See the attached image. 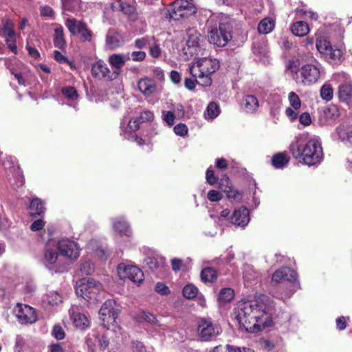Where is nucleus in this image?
<instances>
[{
	"label": "nucleus",
	"mask_w": 352,
	"mask_h": 352,
	"mask_svg": "<svg viewBox=\"0 0 352 352\" xmlns=\"http://www.w3.org/2000/svg\"><path fill=\"white\" fill-rule=\"evenodd\" d=\"M272 308L273 301L264 294L256 295L252 300L239 302L234 316L239 329L254 333L271 326Z\"/></svg>",
	"instance_id": "nucleus-1"
},
{
	"label": "nucleus",
	"mask_w": 352,
	"mask_h": 352,
	"mask_svg": "<svg viewBox=\"0 0 352 352\" xmlns=\"http://www.w3.org/2000/svg\"><path fill=\"white\" fill-rule=\"evenodd\" d=\"M294 158L307 166H315L323 160V151L318 137L301 135L296 137L289 146Z\"/></svg>",
	"instance_id": "nucleus-2"
},
{
	"label": "nucleus",
	"mask_w": 352,
	"mask_h": 352,
	"mask_svg": "<svg viewBox=\"0 0 352 352\" xmlns=\"http://www.w3.org/2000/svg\"><path fill=\"white\" fill-rule=\"evenodd\" d=\"M321 69L319 63L305 64L300 67L298 60H289L285 65V73L297 85L304 86L316 83L320 77Z\"/></svg>",
	"instance_id": "nucleus-3"
},
{
	"label": "nucleus",
	"mask_w": 352,
	"mask_h": 352,
	"mask_svg": "<svg viewBox=\"0 0 352 352\" xmlns=\"http://www.w3.org/2000/svg\"><path fill=\"white\" fill-rule=\"evenodd\" d=\"M194 58L197 60L189 65V72L194 78L199 79V85L210 86L212 84V74L219 68V61L217 58L208 57V55Z\"/></svg>",
	"instance_id": "nucleus-4"
},
{
	"label": "nucleus",
	"mask_w": 352,
	"mask_h": 352,
	"mask_svg": "<svg viewBox=\"0 0 352 352\" xmlns=\"http://www.w3.org/2000/svg\"><path fill=\"white\" fill-rule=\"evenodd\" d=\"M182 51L186 60L209 54L208 51L206 49L204 37L195 28H190L187 30L186 45Z\"/></svg>",
	"instance_id": "nucleus-5"
},
{
	"label": "nucleus",
	"mask_w": 352,
	"mask_h": 352,
	"mask_svg": "<svg viewBox=\"0 0 352 352\" xmlns=\"http://www.w3.org/2000/svg\"><path fill=\"white\" fill-rule=\"evenodd\" d=\"M76 294L89 303H94L104 297L102 284L93 278H82L76 285Z\"/></svg>",
	"instance_id": "nucleus-6"
},
{
	"label": "nucleus",
	"mask_w": 352,
	"mask_h": 352,
	"mask_svg": "<svg viewBox=\"0 0 352 352\" xmlns=\"http://www.w3.org/2000/svg\"><path fill=\"white\" fill-rule=\"evenodd\" d=\"M272 283L274 285L279 283L285 285L284 296L280 297L281 299L290 298L299 288L296 272L285 267L274 272L272 277Z\"/></svg>",
	"instance_id": "nucleus-7"
},
{
	"label": "nucleus",
	"mask_w": 352,
	"mask_h": 352,
	"mask_svg": "<svg viewBox=\"0 0 352 352\" xmlns=\"http://www.w3.org/2000/svg\"><path fill=\"white\" fill-rule=\"evenodd\" d=\"M122 309V306L116 300H107L99 311L100 318L102 321L103 325L109 329L110 324H113Z\"/></svg>",
	"instance_id": "nucleus-8"
},
{
	"label": "nucleus",
	"mask_w": 352,
	"mask_h": 352,
	"mask_svg": "<svg viewBox=\"0 0 352 352\" xmlns=\"http://www.w3.org/2000/svg\"><path fill=\"white\" fill-rule=\"evenodd\" d=\"M316 45L318 52L330 63L336 64L340 62L342 52L338 47L332 46L330 41L325 37H318L316 39Z\"/></svg>",
	"instance_id": "nucleus-9"
},
{
	"label": "nucleus",
	"mask_w": 352,
	"mask_h": 352,
	"mask_svg": "<svg viewBox=\"0 0 352 352\" xmlns=\"http://www.w3.org/2000/svg\"><path fill=\"white\" fill-rule=\"evenodd\" d=\"M197 11V7L192 0H177L170 6L169 14L172 19L177 21L191 16Z\"/></svg>",
	"instance_id": "nucleus-10"
},
{
	"label": "nucleus",
	"mask_w": 352,
	"mask_h": 352,
	"mask_svg": "<svg viewBox=\"0 0 352 352\" xmlns=\"http://www.w3.org/2000/svg\"><path fill=\"white\" fill-rule=\"evenodd\" d=\"M208 41L217 47H224L232 38L231 27L228 23H219V28L208 30Z\"/></svg>",
	"instance_id": "nucleus-11"
},
{
	"label": "nucleus",
	"mask_w": 352,
	"mask_h": 352,
	"mask_svg": "<svg viewBox=\"0 0 352 352\" xmlns=\"http://www.w3.org/2000/svg\"><path fill=\"white\" fill-rule=\"evenodd\" d=\"M117 270L121 279L128 278L137 283H140L144 279L142 271L135 265L122 263L118 265Z\"/></svg>",
	"instance_id": "nucleus-12"
},
{
	"label": "nucleus",
	"mask_w": 352,
	"mask_h": 352,
	"mask_svg": "<svg viewBox=\"0 0 352 352\" xmlns=\"http://www.w3.org/2000/svg\"><path fill=\"white\" fill-rule=\"evenodd\" d=\"M221 332V328L210 320H202L197 327L199 339L201 341H209Z\"/></svg>",
	"instance_id": "nucleus-13"
},
{
	"label": "nucleus",
	"mask_w": 352,
	"mask_h": 352,
	"mask_svg": "<svg viewBox=\"0 0 352 352\" xmlns=\"http://www.w3.org/2000/svg\"><path fill=\"white\" fill-rule=\"evenodd\" d=\"M56 249L60 255L72 260L77 259L80 256V247L76 242L64 239L56 243Z\"/></svg>",
	"instance_id": "nucleus-14"
},
{
	"label": "nucleus",
	"mask_w": 352,
	"mask_h": 352,
	"mask_svg": "<svg viewBox=\"0 0 352 352\" xmlns=\"http://www.w3.org/2000/svg\"><path fill=\"white\" fill-rule=\"evenodd\" d=\"M56 250V246L55 248L47 247L44 252L43 259L45 266L49 270L54 272H60L62 269V264Z\"/></svg>",
	"instance_id": "nucleus-15"
},
{
	"label": "nucleus",
	"mask_w": 352,
	"mask_h": 352,
	"mask_svg": "<svg viewBox=\"0 0 352 352\" xmlns=\"http://www.w3.org/2000/svg\"><path fill=\"white\" fill-rule=\"evenodd\" d=\"M3 166L8 171L9 179H12L11 176L14 179L15 183L13 185L19 187L23 184L24 178L14 157L11 156L7 157L6 160L3 162Z\"/></svg>",
	"instance_id": "nucleus-16"
},
{
	"label": "nucleus",
	"mask_w": 352,
	"mask_h": 352,
	"mask_svg": "<svg viewBox=\"0 0 352 352\" xmlns=\"http://www.w3.org/2000/svg\"><path fill=\"white\" fill-rule=\"evenodd\" d=\"M14 311L18 320L21 324H32L36 320L35 311L29 305H19Z\"/></svg>",
	"instance_id": "nucleus-17"
},
{
	"label": "nucleus",
	"mask_w": 352,
	"mask_h": 352,
	"mask_svg": "<svg viewBox=\"0 0 352 352\" xmlns=\"http://www.w3.org/2000/svg\"><path fill=\"white\" fill-rule=\"evenodd\" d=\"M334 78H343L345 81L341 83L338 87V96L343 102H349L352 98V83L347 78L345 74H337L334 75Z\"/></svg>",
	"instance_id": "nucleus-18"
},
{
	"label": "nucleus",
	"mask_w": 352,
	"mask_h": 352,
	"mask_svg": "<svg viewBox=\"0 0 352 352\" xmlns=\"http://www.w3.org/2000/svg\"><path fill=\"white\" fill-rule=\"evenodd\" d=\"M230 218L232 224L244 228L250 220L249 210L245 206L239 207L234 210Z\"/></svg>",
	"instance_id": "nucleus-19"
},
{
	"label": "nucleus",
	"mask_w": 352,
	"mask_h": 352,
	"mask_svg": "<svg viewBox=\"0 0 352 352\" xmlns=\"http://www.w3.org/2000/svg\"><path fill=\"white\" fill-rule=\"evenodd\" d=\"M91 74L95 78L106 80L113 79L112 74L107 64L103 60H98L91 66Z\"/></svg>",
	"instance_id": "nucleus-20"
},
{
	"label": "nucleus",
	"mask_w": 352,
	"mask_h": 352,
	"mask_svg": "<svg viewBox=\"0 0 352 352\" xmlns=\"http://www.w3.org/2000/svg\"><path fill=\"white\" fill-rule=\"evenodd\" d=\"M69 314L74 325L76 328L85 329L89 327V319L85 314L78 312L76 307L72 306L69 310Z\"/></svg>",
	"instance_id": "nucleus-21"
},
{
	"label": "nucleus",
	"mask_w": 352,
	"mask_h": 352,
	"mask_svg": "<svg viewBox=\"0 0 352 352\" xmlns=\"http://www.w3.org/2000/svg\"><path fill=\"white\" fill-rule=\"evenodd\" d=\"M112 227L113 230L120 236L131 237L132 235L129 223L122 217L113 219Z\"/></svg>",
	"instance_id": "nucleus-22"
},
{
	"label": "nucleus",
	"mask_w": 352,
	"mask_h": 352,
	"mask_svg": "<svg viewBox=\"0 0 352 352\" xmlns=\"http://www.w3.org/2000/svg\"><path fill=\"white\" fill-rule=\"evenodd\" d=\"M259 103L257 98L253 95H246L241 102V108L247 113H252L257 111Z\"/></svg>",
	"instance_id": "nucleus-23"
},
{
	"label": "nucleus",
	"mask_w": 352,
	"mask_h": 352,
	"mask_svg": "<svg viewBox=\"0 0 352 352\" xmlns=\"http://www.w3.org/2000/svg\"><path fill=\"white\" fill-rule=\"evenodd\" d=\"M138 89L145 96H151L156 90L155 82L148 78L140 79L138 82Z\"/></svg>",
	"instance_id": "nucleus-24"
},
{
	"label": "nucleus",
	"mask_w": 352,
	"mask_h": 352,
	"mask_svg": "<svg viewBox=\"0 0 352 352\" xmlns=\"http://www.w3.org/2000/svg\"><path fill=\"white\" fill-rule=\"evenodd\" d=\"M129 60H130L129 54H113L109 57V63L116 70L115 72L116 74Z\"/></svg>",
	"instance_id": "nucleus-25"
},
{
	"label": "nucleus",
	"mask_w": 352,
	"mask_h": 352,
	"mask_svg": "<svg viewBox=\"0 0 352 352\" xmlns=\"http://www.w3.org/2000/svg\"><path fill=\"white\" fill-rule=\"evenodd\" d=\"M333 137L346 146H352V131L346 129L344 126H339L336 129Z\"/></svg>",
	"instance_id": "nucleus-26"
},
{
	"label": "nucleus",
	"mask_w": 352,
	"mask_h": 352,
	"mask_svg": "<svg viewBox=\"0 0 352 352\" xmlns=\"http://www.w3.org/2000/svg\"><path fill=\"white\" fill-rule=\"evenodd\" d=\"M107 45L111 49L120 47L124 43L122 35L116 32H109L107 36Z\"/></svg>",
	"instance_id": "nucleus-27"
},
{
	"label": "nucleus",
	"mask_w": 352,
	"mask_h": 352,
	"mask_svg": "<svg viewBox=\"0 0 352 352\" xmlns=\"http://www.w3.org/2000/svg\"><path fill=\"white\" fill-rule=\"evenodd\" d=\"M54 26V44L56 47L63 49L65 46L63 28L58 24H55Z\"/></svg>",
	"instance_id": "nucleus-28"
},
{
	"label": "nucleus",
	"mask_w": 352,
	"mask_h": 352,
	"mask_svg": "<svg viewBox=\"0 0 352 352\" xmlns=\"http://www.w3.org/2000/svg\"><path fill=\"white\" fill-rule=\"evenodd\" d=\"M45 212L44 203L38 198L34 197L30 201V212L32 216L41 215Z\"/></svg>",
	"instance_id": "nucleus-29"
},
{
	"label": "nucleus",
	"mask_w": 352,
	"mask_h": 352,
	"mask_svg": "<svg viewBox=\"0 0 352 352\" xmlns=\"http://www.w3.org/2000/svg\"><path fill=\"white\" fill-rule=\"evenodd\" d=\"M291 30L295 36H304L309 33V27L305 21H298L292 25Z\"/></svg>",
	"instance_id": "nucleus-30"
},
{
	"label": "nucleus",
	"mask_w": 352,
	"mask_h": 352,
	"mask_svg": "<svg viewBox=\"0 0 352 352\" xmlns=\"http://www.w3.org/2000/svg\"><path fill=\"white\" fill-rule=\"evenodd\" d=\"M243 279L247 283H251L256 280L259 276L258 272L256 271L251 265L248 264L243 265Z\"/></svg>",
	"instance_id": "nucleus-31"
},
{
	"label": "nucleus",
	"mask_w": 352,
	"mask_h": 352,
	"mask_svg": "<svg viewBox=\"0 0 352 352\" xmlns=\"http://www.w3.org/2000/svg\"><path fill=\"white\" fill-rule=\"evenodd\" d=\"M296 15L298 19H310L313 21H316L318 18V15L317 13L314 12L311 10H307L306 8H296L295 10Z\"/></svg>",
	"instance_id": "nucleus-32"
},
{
	"label": "nucleus",
	"mask_w": 352,
	"mask_h": 352,
	"mask_svg": "<svg viewBox=\"0 0 352 352\" xmlns=\"http://www.w3.org/2000/svg\"><path fill=\"white\" fill-rule=\"evenodd\" d=\"M274 23L272 19L265 18L258 25V31L261 34H268L274 29Z\"/></svg>",
	"instance_id": "nucleus-33"
},
{
	"label": "nucleus",
	"mask_w": 352,
	"mask_h": 352,
	"mask_svg": "<svg viewBox=\"0 0 352 352\" xmlns=\"http://www.w3.org/2000/svg\"><path fill=\"white\" fill-rule=\"evenodd\" d=\"M82 24V21L77 20L74 18H67L65 21V26L67 28L69 32L72 35L78 34V31Z\"/></svg>",
	"instance_id": "nucleus-34"
},
{
	"label": "nucleus",
	"mask_w": 352,
	"mask_h": 352,
	"mask_svg": "<svg viewBox=\"0 0 352 352\" xmlns=\"http://www.w3.org/2000/svg\"><path fill=\"white\" fill-rule=\"evenodd\" d=\"M288 162V157L283 153H279L274 155L272 159V164L276 168H281L284 167Z\"/></svg>",
	"instance_id": "nucleus-35"
},
{
	"label": "nucleus",
	"mask_w": 352,
	"mask_h": 352,
	"mask_svg": "<svg viewBox=\"0 0 352 352\" xmlns=\"http://www.w3.org/2000/svg\"><path fill=\"white\" fill-rule=\"evenodd\" d=\"M234 296V292L230 287L222 289L218 295V301L220 303H226L231 301Z\"/></svg>",
	"instance_id": "nucleus-36"
},
{
	"label": "nucleus",
	"mask_w": 352,
	"mask_h": 352,
	"mask_svg": "<svg viewBox=\"0 0 352 352\" xmlns=\"http://www.w3.org/2000/svg\"><path fill=\"white\" fill-rule=\"evenodd\" d=\"M139 123L140 120L138 119H131L129 121L127 128L130 129V131L129 133L127 131L124 132V138L125 139L130 140L135 137V131L139 129Z\"/></svg>",
	"instance_id": "nucleus-37"
},
{
	"label": "nucleus",
	"mask_w": 352,
	"mask_h": 352,
	"mask_svg": "<svg viewBox=\"0 0 352 352\" xmlns=\"http://www.w3.org/2000/svg\"><path fill=\"white\" fill-rule=\"evenodd\" d=\"M63 295L56 291L50 292L45 296V300L50 305H57L63 301Z\"/></svg>",
	"instance_id": "nucleus-38"
},
{
	"label": "nucleus",
	"mask_w": 352,
	"mask_h": 352,
	"mask_svg": "<svg viewBox=\"0 0 352 352\" xmlns=\"http://www.w3.org/2000/svg\"><path fill=\"white\" fill-rule=\"evenodd\" d=\"M220 113L219 106L215 102H210L204 113L206 119L213 120L217 118Z\"/></svg>",
	"instance_id": "nucleus-39"
},
{
	"label": "nucleus",
	"mask_w": 352,
	"mask_h": 352,
	"mask_svg": "<svg viewBox=\"0 0 352 352\" xmlns=\"http://www.w3.org/2000/svg\"><path fill=\"white\" fill-rule=\"evenodd\" d=\"M216 271L212 267L204 269L201 272V278L204 282L212 283L217 279Z\"/></svg>",
	"instance_id": "nucleus-40"
},
{
	"label": "nucleus",
	"mask_w": 352,
	"mask_h": 352,
	"mask_svg": "<svg viewBox=\"0 0 352 352\" xmlns=\"http://www.w3.org/2000/svg\"><path fill=\"white\" fill-rule=\"evenodd\" d=\"M5 40L8 47L14 53H17L16 34V32L4 34Z\"/></svg>",
	"instance_id": "nucleus-41"
},
{
	"label": "nucleus",
	"mask_w": 352,
	"mask_h": 352,
	"mask_svg": "<svg viewBox=\"0 0 352 352\" xmlns=\"http://www.w3.org/2000/svg\"><path fill=\"white\" fill-rule=\"evenodd\" d=\"M76 35L80 37L82 41L89 42L92 39V32L85 23L80 27Z\"/></svg>",
	"instance_id": "nucleus-42"
},
{
	"label": "nucleus",
	"mask_w": 352,
	"mask_h": 352,
	"mask_svg": "<svg viewBox=\"0 0 352 352\" xmlns=\"http://www.w3.org/2000/svg\"><path fill=\"white\" fill-rule=\"evenodd\" d=\"M183 296L188 299H193L199 294V289L192 284H187L183 288Z\"/></svg>",
	"instance_id": "nucleus-43"
},
{
	"label": "nucleus",
	"mask_w": 352,
	"mask_h": 352,
	"mask_svg": "<svg viewBox=\"0 0 352 352\" xmlns=\"http://www.w3.org/2000/svg\"><path fill=\"white\" fill-rule=\"evenodd\" d=\"M333 96V89L329 83H324L320 89V96L323 100L329 101Z\"/></svg>",
	"instance_id": "nucleus-44"
},
{
	"label": "nucleus",
	"mask_w": 352,
	"mask_h": 352,
	"mask_svg": "<svg viewBox=\"0 0 352 352\" xmlns=\"http://www.w3.org/2000/svg\"><path fill=\"white\" fill-rule=\"evenodd\" d=\"M63 95L69 100L75 101L78 98L76 89L73 87H65L62 89Z\"/></svg>",
	"instance_id": "nucleus-45"
},
{
	"label": "nucleus",
	"mask_w": 352,
	"mask_h": 352,
	"mask_svg": "<svg viewBox=\"0 0 352 352\" xmlns=\"http://www.w3.org/2000/svg\"><path fill=\"white\" fill-rule=\"evenodd\" d=\"M155 42V37H144L141 38H137L135 41L134 46L138 49H143L146 46L151 45Z\"/></svg>",
	"instance_id": "nucleus-46"
},
{
	"label": "nucleus",
	"mask_w": 352,
	"mask_h": 352,
	"mask_svg": "<svg viewBox=\"0 0 352 352\" xmlns=\"http://www.w3.org/2000/svg\"><path fill=\"white\" fill-rule=\"evenodd\" d=\"M64 10L75 12L79 6V0H61Z\"/></svg>",
	"instance_id": "nucleus-47"
},
{
	"label": "nucleus",
	"mask_w": 352,
	"mask_h": 352,
	"mask_svg": "<svg viewBox=\"0 0 352 352\" xmlns=\"http://www.w3.org/2000/svg\"><path fill=\"white\" fill-rule=\"evenodd\" d=\"M2 28L1 30L3 31V34H9L15 32L14 30V23L9 18L1 19Z\"/></svg>",
	"instance_id": "nucleus-48"
},
{
	"label": "nucleus",
	"mask_w": 352,
	"mask_h": 352,
	"mask_svg": "<svg viewBox=\"0 0 352 352\" xmlns=\"http://www.w3.org/2000/svg\"><path fill=\"white\" fill-rule=\"evenodd\" d=\"M219 188L222 191H226L228 189L232 186V183L226 174H223L217 182Z\"/></svg>",
	"instance_id": "nucleus-49"
},
{
	"label": "nucleus",
	"mask_w": 352,
	"mask_h": 352,
	"mask_svg": "<svg viewBox=\"0 0 352 352\" xmlns=\"http://www.w3.org/2000/svg\"><path fill=\"white\" fill-rule=\"evenodd\" d=\"M94 264L90 261H82L80 270L82 274L88 275L94 272Z\"/></svg>",
	"instance_id": "nucleus-50"
},
{
	"label": "nucleus",
	"mask_w": 352,
	"mask_h": 352,
	"mask_svg": "<svg viewBox=\"0 0 352 352\" xmlns=\"http://www.w3.org/2000/svg\"><path fill=\"white\" fill-rule=\"evenodd\" d=\"M288 100L290 105L294 109H298L301 107V101L298 96L295 92H290L288 95Z\"/></svg>",
	"instance_id": "nucleus-51"
},
{
	"label": "nucleus",
	"mask_w": 352,
	"mask_h": 352,
	"mask_svg": "<svg viewBox=\"0 0 352 352\" xmlns=\"http://www.w3.org/2000/svg\"><path fill=\"white\" fill-rule=\"evenodd\" d=\"M52 335L56 340H63L65 337V333L62 327L59 324L54 326L52 331Z\"/></svg>",
	"instance_id": "nucleus-52"
},
{
	"label": "nucleus",
	"mask_w": 352,
	"mask_h": 352,
	"mask_svg": "<svg viewBox=\"0 0 352 352\" xmlns=\"http://www.w3.org/2000/svg\"><path fill=\"white\" fill-rule=\"evenodd\" d=\"M206 182L211 186L215 185L219 181L218 177L215 175L214 170L210 168H208L206 171Z\"/></svg>",
	"instance_id": "nucleus-53"
},
{
	"label": "nucleus",
	"mask_w": 352,
	"mask_h": 352,
	"mask_svg": "<svg viewBox=\"0 0 352 352\" xmlns=\"http://www.w3.org/2000/svg\"><path fill=\"white\" fill-rule=\"evenodd\" d=\"M223 352H254L249 348H241L238 346H234L229 344L223 346Z\"/></svg>",
	"instance_id": "nucleus-54"
},
{
	"label": "nucleus",
	"mask_w": 352,
	"mask_h": 352,
	"mask_svg": "<svg viewBox=\"0 0 352 352\" xmlns=\"http://www.w3.org/2000/svg\"><path fill=\"white\" fill-rule=\"evenodd\" d=\"M223 192L226 193L228 199H232L234 200H240L241 199V192L234 189L233 186L229 188L228 190Z\"/></svg>",
	"instance_id": "nucleus-55"
},
{
	"label": "nucleus",
	"mask_w": 352,
	"mask_h": 352,
	"mask_svg": "<svg viewBox=\"0 0 352 352\" xmlns=\"http://www.w3.org/2000/svg\"><path fill=\"white\" fill-rule=\"evenodd\" d=\"M140 318L142 320L145 322H148L152 324H156L157 320L154 315L148 312H142L140 314Z\"/></svg>",
	"instance_id": "nucleus-56"
},
{
	"label": "nucleus",
	"mask_w": 352,
	"mask_h": 352,
	"mask_svg": "<svg viewBox=\"0 0 352 352\" xmlns=\"http://www.w3.org/2000/svg\"><path fill=\"white\" fill-rule=\"evenodd\" d=\"M207 197L210 201H218L221 199L222 195L217 190H210L208 192Z\"/></svg>",
	"instance_id": "nucleus-57"
},
{
	"label": "nucleus",
	"mask_w": 352,
	"mask_h": 352,
	"mask_svg": "<svg viewBox=\"0 0 352 352\" xmlns=\"http://www.w3.org/2000/svg\"><path fill=\"white\" fill-rule=\"evenodd\" d=\"M174 132L180 136H184L188 133V127L184 124H178L174 127Z\"/></svg>",
	"instance_id": "nucleus-58"
},
{
	"label": "nucleus",
	"mask_w": 352,
	"mask_h": 352,
	"mask_svg": "<svg viewBox=\"0 0 352 352\" xmlns=\"http://www.w3.org/2000/svg\"><path fill=\"white\" fill-rule=\"evenodd\" d=\"M162 118L168 125L171 126L173 124L175 116L171 111H163Z\"/></svg>",
	"instance_id": "nucleus-59"
},
{
	"label": "nucleus",
	"mask_w": 352,
	"mask_h": 352,
	"mask_svg": "<svg viewBox=\"0 0 352 352\" xmlns=\"http://www.w3.org/2000/svg\"><path fill=\"white\" fill-rule=\"evenodd\" d=\"M150 48V54L153 58H158L161 55V49L155 44V41L148 46Z\"/></svg>",
	"instance_id": "nucleus-60"
},
{
	"label": "nucleus",
	"mask_w": 352,
	"mask_h": 352,
	"mask_svg": "<svg viewBox=\"0 0 352 352\" xmlns=\"http://www.w3.org/2000/svg\"><path fill=\"white\" fill-rule=\"evenodd\" d=\"M153 118L154 115L153 112H151V111H144L141 113L138 120H140V122H143L151 121L153 120Z\"/></svg>",
	"instance_id": "nucleus-61"
},
{
	"label": "nucleus",
	"mask_w": 352,
	"mask_h": 352,
	"mask_svg": "<svg viewBox=\"0 0 352 352\" xmlns=\"http://www.w3.org/2000/svg\"><path fill=\"white\" fill-rule=\"evenodd\" d=\"M45 225V221L43 219H38L34 221L30 226V230L36 232L42 230Z\"/></svg>",
	"instance_id": "nucleus-62"
},
{
	"label": "nucleus",
	"mask_w": 352,
	"mask_h": 352,
	"mask_svg": "<svg viewBox=\"0 0 352 352\" xmlns=\"http://www.w3.org/2000/svg\"><path fill=\"white\" fill-rule=\"evenodd\" d=\"M146 57V53L142 51H135L131 54L130 58H131L133 61H142Z\"/></svg>",
	"instance_id": "nucleus-63"
},
{
	"label": "nucleus",
	"mask_w": 352,
	"mask_h": 352,
	"mask_svg": "<svg viewBox=\"0 0 352 352\" xmlns=\"http://www.w3.org/2000/svg\"><path fill=\"white\" fill-rule=\"evenodd\" d=\"M133 351V352H145V347L142 342H134L132 345Z\"/></svg>",
	"instance_id": "nucleus-64"
}]
</instances>
